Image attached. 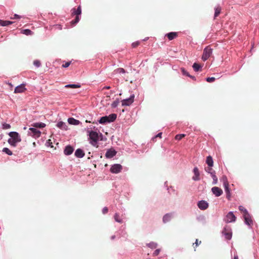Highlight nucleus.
I'll return each mask as SVG.
<instances>
[{
    "instance_id": "nucleus-53",
    "label": "nucleus",
    "mask_w": 259,
    "mask_h": 259,
    "mask_svg": "<svg viewBox=\"0 0 259 259\" xmlns=\"http://www.w3.org/2000/svg\"><path fill=\"white\" fill-rule=\"evenodd\" d=\"M106 88L107 89H110V87H106Z\"/></svg>"
},
{
    "instance_id": "nucleus-2",
    "label": "nucleus",
    "mask_w": 259,
    "mask_h": 259,
    "mask_svg": "<svg viewBox=\"0 0 259 259\" xmlns=\"http://www.w3.org/2000/svg\"><path fill=\"white\" fill-rule=\"evenodd\" d=\"M81 13V7L79 6L77 9L75 8H73L71 10V15L74 16L75 15V18L74 20L71 21L70 22L71 25H74L78 23L79 21V16Z\"/></svg>"
},
{
    "instance_id": "nucleus-52",
    "label": "nucleus",
    "mask_w": 259,
    "mask_h": 259,
    "mask_svg": "<svg viewBox=\"0 0 259 259\" xmlns=\"http://www.w3.org/2000/svg\"><path fill=\"white\" fill-rule=\"evenodd\" d=\"M85 122H91V121H89V120H87L85 121Z\"/></svg>"
},
{
    "instance_id": "nucleus-20",
    "label": "nucleus",
    "mask_w": 259,
    "mask_h": 259,
    "mask_svg": "<svg viewBox=\"0 0 259 259\" xmlns=\"http://www.w3.org/2000/svg\"><path fill=\"white\" fill-rule=\"evenodd\" d=\"M75 155L77 157L82 158L84 156V153L81 149H77L75 152Z\"/></svg>"
},
{
    "instance_id": "nucleus-24",
    "label": "nucleus",
    "mask_w": 259,
    "mask_h": 259,
    "mask_svg": "<svg viewBox=\"0 0 259 259\" xmlns=\"http://www.w3.org/2000/svg\"><path fill=\"white\" fill-rule=\"evenodd\" d=\"M206 163L208 164V166L212 167L213 164V161L211 156H208L206 158Z\"/></svg>"
},
{
    "instance_id": "nucleus-7",
    "label": "nucleus",
    "mask_w": 259,
    "mask_h": 259,
    "mask_svg": "<svg viewBox=\"0 0 259 259\" xmlns=\"http://www.w3.org/2000/svg\"><path fill=\"white\" fill-rule=\"evenodd\" d=\"M236 219V218L233 212L230 211L226 215L224 220L226 223H228L235 222Z\"/></svg>"
},
{
    "instance_id": "nucleus-41",
    "label": "nucleus",
    "mask_w": 259,
    "mask_h": 259,
    "mask_svg": "<svg viewBox=\"0 0 259 259\" xmlns=\"http://www.w3.org/2000/svg\"><path fill=\"white\" fill-rule=\"evenodd\" d=\"M215 80V78L213 77H207L206 78V81L208 82H212Z\"/></svg>"
},
{
    "instance_id": "nucleus-25",
    "label": "nucleus",
    "mask_w": 259,
    "mask_h": 259,
    "mask_svg": "<svg viewBox=\"0 0 259 259\" xmlns=\"http://www.w3.org/2000/svg\"><path fill=\"white\" fill-rule=\"evenodd\" d=\"M13 23V22L12 21L0 20V25L3 26L9 25L10 24H12Z\"/></svg>"
},
{
    "instance_id": "nucleus-50",
    "label": "nucleus",
    "mask_w": 259,
    "mask_h": 259,
    "mask_svg": "<svg viewBox=\"0 0 259 259\" xmlns=\"http://www.w3.org/2000/svg\"><path fill=\"white\" fill-rule=\"evenodd\" d=\"M139 42H133L132 44V46L133 47V48H136L138 46H139Z\"/></svg>"
},
{
    "instance_id": "nucleus-32",
    "label": "nucleus",
    "mask_w": 259,
    "mask_h": 259,
    "mask_svg": "<svg viewBox=\"0 0 259 259\" xmlns=\"http://www.w3.org/2000/svg\"><path fill=\"white\" fill-rule=\"evenodd\" d=\"M239 210L243 213V215L248 213L247 210L242 206L239 207Z\"/></svg>"
},
{
    "instance_id": "nucleus-27",
    "label": "nucleus",
    "mask_w": 259,
    "mask_h": 259,
    "mask_svg": "<svg viewBox=\"0 0 259 259\" xmlns=\"http://www.w3.org/2000/svg\"><path fill=\"white\" fill-rule=\"evenodd\" d=\"M114 220L116 222L122 223L123 222L122 219L120 217L119 214L117 213H116L114 216Z\"/></svg>"
},
{
    "instance_id": "nucleus-54",
    "label": "nucleus",
    "mask_w": 259,
    "mask_h": 259,
    "mask_svg": "<svg viewBox=\"0 0 259 259\" xmlns=\"http://www.w3.org/2000/svg\"><path fill=\"white\" fill-rule=\"evenodd\" d=\"M114 237H115V236H112V239H114Z\"/></svg>"
},
{
    "instance_id": "nucleus-38",
    "label": "nucleus",
    "mask_w": 259,
    "mask_h": 259,
    "mask_svg": "<svg viewBox=\"0 0 259 259\" xmlns=\"http://www.w3.org/2000/svg\"><path fill=\"white\" fill-rule=\"evenodd\" d=\"M119 103V100H118V99H117L116 100H115V101H114L112 103V104H111V107H112V108H114L118 106V105Z\"/></svg>"
},
{
    "instance_id": "nucleus-51",
    "label": "nucleus",
    "mask_w": 259,
    "mask_h": 259,
    "mask_svg": "<svg viewBox=\"0 0 259 259\" xmlns=\"http://www.w3.org/2000/svg\"><path fill=\"white\" fill-rule=\"evenodd\" d=\"M20 17L17 15V14H15L14 16V17L13 18H12V19H18V18H20Z\"/></svg>"
},
{
    "instance_id": "nucleus-26",
    "label": "nucleus",
    "mask_w": 259,
    "mask_h": 259,
    "mask_svg": "<svg viewBox=\"0 0 259 259\" xmlns=\"http://www.w3.org/2000/svg\"><path fill=\"white\" fill-rule=\"evenodd\" d=\"M57 125L60 128H61L63 130H67V125H66L65 123H64L62 121L59 122L57 123Z\"/></svg>"
},
{
    "instance_id": "nucleus-43",
    "label": "nucleus",
    "mask_w": 259,
    "mask_h": 259,
    "mask_svg": "<svg viewBox=\"0 0 259 259\" xmlns=\"http://www.w3.org/2000/svg\"><path fill=\"white\" fill-rule=\"evenodd\" d=\"M205 170H206V171H207V172H208L209 174H210V172H215L214 171H212V169L211 167H210V166H209L207 168H205Z\"/></svg>"
},
{
    "instance_id": "nucleus-33",
    "label": "nucleus",
    "mask_w": 259,
    "mask_h": 259,
    "mask_svg": "<svg viewBox=\"0 0 259 259\" xmlns=\"http://www.w3.org/2000/svg\"><path fill=\"white\" fill-rule=\"evenodd\" d=\"M3 152L6 153L9 155H12V152L8 148H4L3 149Z\"/></svg>"
},
{
    "instance_id": "nucleus-9",
    "label": "nucleus",
    "mask_w": 259,
    "mask_h": 259,
    "mask_svg": "<svg viewBox=\"0 0 259 259\" xmlns=\"http://www.w3.org/2000/svg\"><path fill=\"white\" fill-rule=\"evenodd\" d=\"M222 234L227 239L230 240L232 238V234L231 230L229 227H225L222 231Z\"/></svg>"
},
{
    "instance_id": "nucleus-14",
    "label": "nucleus",
    "mask_w": 259,
    "mask_h": 259,
    "mask_svg": "<svg viewBox=\"0 0 259 259\" xmlns=\"http://www.w3.org/2000/svg\"><path fill=\"white\" fill-rule=\"evenodd\" d=\"M25 84H21L15 88L14 90L15 93H22L25 92L26 89L25 87Z\"/></svg>"
},
{
    "instance_id": "nucleus-45",
    "label": "nucleus",
    "mask_w": 259,
    "mask_h": 259,
    "mask_svg": "<svg viewBox=\"0 0 259 259\" xmlns=\"http://www.w3.org/2000/svg\"><path fill=\"white\" fill-rule=\"evenodd\" d=\"M47 143L49 146H50L51 148L53 147V146L52 145V142L51 139L48 140Z\"/></svg>"
},
{
    "instance_id": "nucleus-15",
    "label": "nucleus",
    "mask_w": 259,
    "mask_h": 259,
    "mask_svg": "<svg viewBox=\"0 0 259 259\" xmlns=\"http://www.w3.org/2000/svg\"><path fill=\"white\" fill-rule=\"evenodd\" d=\"M116 151L112 149H109L105 154V156L107 158H111L114 156L116 154Z\"/></svg>"
},
{
    "instance_id": "nucleus-10",
    "label": "nucleus",
    "mask_w": 259,
    "mask_h": 259,
    "mask_svg": "<svg viewBox=\"0 0 259 259\" xmlns=\"http://www.w3.org/2000/svg\"><path fill=\"white\" fill-rule=\"evenodd\" d=\"M134 98H135V96H134V95H133L131 96V97L129 98L123 100L121 101L122 105V106H130L134 102Z\"/></svg>"
},
{
    "instance_id": "nucleus-35",
    "label": "nucleus",
    "mask_w": 259,
    "mask_h": 259,
    "mask_svg": "<svg viewBox=\"0 0 259 259\" xmlns=\"http://www.w3.org/2000/svg\"><path fill=\"white\" fill-rule=\"evenodd\" d=\"M22 33L26 35H31L32 32L30 29H24L22 30Z\"/></svg>"
},
{
    "instance_id": "nucleus-11",
    "label": "nucleus",
    "mask_w": 259,
    "mask_h": 259,
    "mask_svg": "<svg viewBox=\"0 0 259 259\" xmlns=\"http://www.w3.org/2000/svg\"><path fill=\"white\" fill-rule=\"evenodd\" d=\"M122 169V166L119 164H115L110 168V171L112 173L117 174L120 172Z\"/></svg>"
},
{
    "instance_id": "nucleus-18",
    "label": "nucleus",
    "mask_w": 259,
    "mask_h": 259,
    "mask_svg": "<svg viewBox=\"0 0 259 259\" xmlns=\"http://www.w3.org/2000/svg\"><path fill=\"white\" fill-rule=\"evenodd\" d=\"M193 172L194 174V176L193 177V180L194 181L199 180L200 177L198 168L196 167H194V168L193 169Z\"/></svg>"
},
{
    "instance_id": "nucleus-46",
    "label": "nucleus",
    "mask_w": 259,
    "mask_h": 259,
    "mask_svg": "<svg viewBox=\"0 0 259 259\" xmlns=\"http://www.w3.org/2000/svg\"><path fill=\"white\" fill-rule=\"evenodd\" d=\"M201 243V241H199L198 239H196L195 243H194L193 244V245H194V244H195L196 246H197L198 245H199Z\"/></svg>"
},
{
    "instance_id": "nucleus-22",
    "label": "nucleus",
    "mask_w": 259,
    "mask_h": 259,
    "mask_svg": "<svg viewBox=\"0 0 259 259\" xmlns=\"http://www.w3.org/2000/svg\"><path fill=\"white\" fill-rule=\"evenodd\" d=\"M32 126L35 128H43L46 126V124L42 122H36L33 123Z\"/></svg>"
},
{
    "instance_id": "nucleus-28",
    "label": "nucleus",
    "mask_w": 259,
    "mask_h": 259,
    "mask_svg": "<svg viewBox=\"0 0 259 259\" xmlns=\"http://www.w3.org/2000/svg\"><path fill=\"white\" fill-rule=\"evenodd\" d=\"M66 88H79L80 87V85L77 84H70L66 85L65 87Z\"/></svg>"
},
{
    "instance_id": "nucleus-47",
    "label": "nucleus",
    "mask_w": 259,
    "mask_h": 259,
    "mask_svg": "<svg viewBox=\"0 0 259 259\" xmlns=\"http://www.w3.org/2000/svg\"><path fill=\"white\" fill-rule=\"evenodd\" d=\"M108 208L107 207H105L103 208V209L102 210V212L104 214H105V213L108 212Z\"/></svg>"
},
{
    "instance_id": "nucleus-6",
    "label": "nucleus",
    "mask_w": 259,
    "mask_h": 259,
    "mask_svg": "<svg viewBox=\"0 0 259 259\" xmlns=\"http://www.w3.org/2000/svg\"><path fill=\"white\" fill-rule=\"evenodd\" d=\"M223 181H224V186L225 187V192L226 193V197L228 200H230V198H231L230 189L229 188V184L227 181V178L226 177H224L223 178Z\"/></svg>"
},
{
    "instance_id": "nucleus-21",
    "label": "nucleus",
    "mask_w": 259,
    "mask_h": 259,
    "mask_svg": "<svg viewBox=\"0 0 259 259\" xmlns=\"http://www.w3.org/2000/svg\"><path fill=\"white\" fill-rule=\"evenodd\" d=\"M172 217L171 213H166L163 217V222L165 223L169 222Z\"/></svg>"
},
{
    "instance_id": "nucleus-23",
    "label": "nucleus",
    "mask_w": 259,
    "mask_h": 259,
    "mask_svg": "<svg viewBox=\"0 0 259 259\" xmlns=\"http://www.w3.org/2000/svg\"><path fill=\"white\" fill-rule=\"evenodd\" d=\"M69 124L73 125H78L79 123V121L73 118H69L68 119Z\"/></svg>"
},
{
    "instance_id": "nucleus-37",
    "label": "nucleus",
    "mask_w": 259,
    "mask_h": 259,
    "mask_svg": "<svg viewBox=\"0 0 259 259\" xmlns=\"http://www.w3.org/2000/svg\"><path fill=\"white\" fill-rule=\"evenodd\" d=\"M181 71H182L183 74L187 75V76H188L191 78H194V77L191 76L184 68H181Z\"/></svg>"
},
{
    "instance_id": "nucleus-17",
    "label": "nucleus",
    "mask_w": 259,
    "mask_h": 259,
    "mask_svg": "<svg viewBox=\"0 0 259 259\" xmlns=\"http://www.w3.org/2000/svg\"><path fill=\"white\" fill-rule=\"evenodd\" d=\"M73 150L74 149L72 146L68 145L65 147L64 153L66 155H69L73 153Z\"/></svg>"
},
{
    "instance_id": "nucleus-12",
    "label": "nucleus",
    "mask_w": 259,
    "mask_h": 259,
    "mask_svg": "<svg viewBox=\"0 0 259 259\" xmlns=\"http://www.w3.org/2000/svg\"><path fill=\"white\" fill-rule=\"evenodd\" d=\"M197 206L201 210H205L208 207V203L204 200H201L198 202Z\"/></svg>"
},
{
    "instance_id": "nucleus-44",
    "label": "nucleus",
    "mask_w": 259,
    "mask_h": 259,
    "mask_svg": "<svg viewBox=\"0 0 259 259\" xmlns=\"http://www.w3.org/2000/svg\"><path fill=\"white\" fill-rule=\"evenodd\" d=\"M70 64H71V62H70V61L69 62H66L65 64H63L62 65V67H64V68H67V67L69 66Z\"/></svg>"
},
{
    "instance_id": "nucleus-16",
    "label": "nucleus",
    "mask_w": 259,
    "mask_h": 259,
    "mask_svg": "<svg viewBox=\"0 0 259 259\" xmlns=\"http://www.w3.org/2000/svg\"><path fill=\"white\" fill-rule=\"evenodd\" d=\"M243 217H244V219L245 220V223L247 225H248L249 226H251V225H252V220L251 217L250 215L249 214V213H248L246 214H244Z\"/></svg>"
},
{
    "instance_id": "nucleus-8",
    "label": "nucleus",
    "mask_w": 259,
    "mask_h": 259,
    "mask_svg": "<svg viewBox=\"0 0 259 259\" xmlns=\"http://www.w3.org/2000/svg\"><path fill=\"white\" fill-rule=\"evenodd\" d=\"M40 134V132L35 128L31 127L29 128V135L34 138L39 137Z\"/></svg>"
},
{
    "instance_id": "nucleus-30",
    "label": "nucleus",
    "mask_w": 259,
    "mask_h": 259,
    "mask_svg": "<svg viewBox=\"0 0 259 259\" xmlns=\"http://www.w3.org/2000/svg\"><path fill=\"white\" fill-rule=\"evenodd\" d=\"M210 175L213 179V184H216L218 182V178L215 175V172H210Z\"/></svg>"
},
{
    "instance_id": "nucleus-5",
    "label": "nucleus",
    "mask_w": 259,
    "mask_h": 259,
    "mask_svg": "<svg viewBox=\"0 0 259 259\" xmlns=\"http://www.w3.org/2000/svg\"><path fill=\"white\" fill-rule=\"evenodd\" d=\"M212 53V49L209 46H207L203 50V54L202 56V59L203 61H205L211 56Z\"/></svg>"
},
{
    "instance_id": "nucleus-39",
    "label": "nucleus",
    "mask_w": 259,
    "mask_h": 259,
    "mask_svg": "<svg viewBox=\"0 0 259 259\" xmlns=\"http://www.w3.org/2000/svg\"><path fill=\"white\" fill-rule=\"evenodd\" d=\"M185 136V134H178L175 136V139L180 140Z\"/></svg>"
},
{
    "instance_id": "nucleus-13",
    "label": "nucleus",
    "mask_w": 259,
    "mask_h": 259,
    "mask_svg": "<svg viewBox=\"0 0 259 259\" xmlns=\"http://www.w3.org/2000/svg\"><path fill=\"white\" fill-rule=\"evenodd\" d=\"M211 191L216 197H219L223 194V190L218 187H212Z\"/></svg>"
},
{
    "instance_id": "nucleus-1",
    "label": "nucleus",
    "mask_w": 259,
    "mask_h": 259,
    "mask_svg": "<svg viewBox=\"0 0 259 259\" xmlns=\"http://www.w3.org/2000/svg\"><path fill=\"white\" fill-rule=\"evenodd\" d=\"M9 136L11 137L8 142L12 146H16L17 143L21 141V138L19 134L15 132H11L9 133Z\"/></svg>"
},
{
    "instance_id": "nucleus-4",
    "label": "nucleus",
    "mask_w": 259,
    "mask_h": 259,
    "mask_svg": "<svg viewBox=\"0 0 259 259\" xmlns=\"http://www.w3.org/2000/svg\"><path fill=\"white\" fill-rule=\"evenodd\" d=\"M90 139L91 140L90 143L94 146H96L99 140V135L95 131H91L89 133Z\"/></svg>"
},
{
    "instance_id": "nucleus-42",
    "label": "nucleus",
    "mask_w": 259,
    "mask_h": 259,
    "mask_svg": "<svg viewBox=\"0 0 259 259\" xmlns=\"http://www.w3.org/2000/svg\"><path fill=\"white\" fill-rule=\"evenodd\" d=\"M33 64L34 65H35V66L38 67L40 66V62L38 60H34L33 61Z\"/></svg>"
},
{
    "instance_id": "nucleus-48",
    "label": "nucleus",
    "mask_w": 259,
    "mask_h": 259,
    "mask_svg": "<svg viewBox=\"0 0 259 259\" xmlns=\"http://www.w3.org/2000/svg\"><path fill=\"white\" fill-rule=\"evenodd\" d=\"M159 252H160V250L159 249H156L154 251V253H153V254L155 255V256H157L159 254Z\"/></svg>"
},
{
    "instance_id": "nucleus-40",
    "label": "nucleus",
    "mask_w": 259,
    "mask_h": 259,
    "mask_svg": "<svg viewBox=\"0 0 259 259\" xmlns=\"http://www.w3.org/2000/svg\"><path fill=\"white\" fill-rule=\"evenodd\" d=\"M2 126H3V129H4V130H7V129H9L11 128L10 124H9L8 123H3Z\"/></svg>"
},
{
    "instance_id": "nucleus-3",
    "label": "nucleus",
    "mask_w": 259,
    "mask_h": 259,
    "mask_svg": "<svg viewBox=\"0 0 259 259\" xmlns=\"http://www.w3.org/2000/svg\"><path fill=\"white\" fill-rule=\"evenodd\" d=\"M117 117V115L114 113L110 114L109 116L102 117L99 122L101 124H105L114 121Z\"/></svg>"
},
{
    "instance_id": "nucleus-34",
    "label": "nucleus",
    "mask_w": 259,
    "mask_h": 259,
    "mask_svg": "<svg viewBox=\"0 0 259 259\" xmlns=\"http://www.w3.org/2000/svg\"><path fill=\"white\" fill-rule=\"evenodd\" d=\"M147 246L151 248L154 249L157 247V244L155 242H150L147 244Z\"/></svg>"
},
{
    "instance_id": "nucleus-31",
    "label": "nucleus",
    "mask_w": 259,
    "mask_h": 259,
    "mask_svg": "<svg viewBox=\"0 0 259 259\" xmlns=\"http://www.w3.org/2000/svg\"><path fill=\"white\" fill-rule=\"evenodd\" d=\"M193 68L195 71H198L201 66L198 63H194L193 65Z\"/></svg>"
},
{
    "instance_id": "nucleus-29",
    "label": "nucleus",
    "mask_w": 259,
    "mask_h": 259,
    "mask_svg": "<svg viewBox=\"0 0 259 259\" xmlns=\"http://www.w3.org/2000/svg\"><path fill=\"white\" fill-rule=\"evenodd\" d=\"M221 11V8L220 7L218 6L215 9V12L214 15V17L215 18L217 17H218L219 14H220Z\"/></svg>"
},
{
    "instance_id": "nucleus-36",
    "label": "nucleus",
    "mask_w": 259,
    "mask_h": 259,
    "mask_svg": "<svg viewBox=\"0 0 259 259\" xmlns=\"http://www.w3.org/2000/svg\"><path fill=\"white\" fill-rule=\"evenodd\" d=\"M114 72L116 73H124L125 72V71L123 68H119L115 70Z\"/></svg>"
},
{
    "instance_id": "nucleus-55",
    "label": "nucleus",
    "mask_w": 259,
    "mask_h": 259,
    "mask_svg": "<svg viewBox=\"0 0 259 259\" xmlns=\"http://www.w3.org/2000/svg\"><path fill=\"white\" fill-rule=\"evenodd\" d=\"M234 259H237V257H234Z\"/></svg>"
},
{
    "instance_id": "nucleus-49",
    "label": "nucleus",
    "mask_w": 259,
    "mask_h": 259,
    "mask_svg": "<svg viewBox=\"0 0 259 259\" xmlns=\"http://www.w3.org/2000/svg\"><path fill=\"white\" fill-rule=\"evenodd\" d=\"M162 135V133H160L158 134L155 137L153 138V141H154L155 139H156L157 137L161 138Z\"/></svg>"
},
{
    "instance_id": "nucleus-19",
    "label": "nucleus",
    "mask_w": 259,
    "mask_h": 259,
    "mask_svg": "<svg viewBox=\"0 0 259 259\" xmlns=\"http://www.w3.org/2000/svg\"><path fill=\"white\" fill-rule=\"evenodd\" d=\"M165 36H166L169 40H171L177 37L178 36V32H171L168 33H167Z\"/></svg>"
}]
</instances>
